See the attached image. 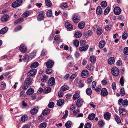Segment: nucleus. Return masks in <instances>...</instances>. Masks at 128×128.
<instances>
[{"mask_svg":"<svg viewBox=\"0 0 128 128\" xmlns=\"http://www.w3.org/2000/svg\"><path fill=\"white\" fill-rule=\"evenodd\" d=\"M96 82L94 81L92 82V89L94 90L96 86Z\"/></svg>","mask_w":128,"mask_h":128,"instance_id":"338daca9","label":"nucleus"},{"mask_svg":"<svg viewBox=\"0 0 128 128\" xmlns=\"http://www.w3.org/2000/svg\"><path fill=\"white\" fill-rule=\"evenodd\" d=\"M80 97L79 93L76 91L75 94L73 95V98L74 100H75L78 98Z\"/></svg>","mask_w":128,"mask_h":128,"instance_id":"7c9ffc66","label":"nucleus"},{"mask_svg":"<svg viewBox=\"0 0 128 128\" xmlns=\"http://www.w3.org/2000/svg\"><path fill=\"white\" fill-rule=\"evenodd\" d=\"M22 2V0H17L12 4V6L14 8L17 7L21 4Z\"/></svg>","mask_w":128,"mask_h":128,"instance_id":"20e7f679","label":"nucleus"},{"mask_svg":"<svg viewBox=\"0 0 128 128\" xmlns=\"http://www.w3.org/2000/svg\"><path fill=\"white\" fill-rule=\"evenodd\" d=\"M110 9V8L109 7H108L104 10V14L106 15L109 12Z\"/></svg>","mask_w":128,"mask_h":128,"instance_id":"09e8293b","label":"nucleus"},{"mask_svg":"<svg viewBox=\"0 0 128 128\" xmlns=\"http://www.w3.org/2000/svg\"><path fill=\"white\" fill-rule=\"evenodd\" d=\"M85 23L84 22H79L78 24V27L80 29L83 28L84 26Z\"/></svg>","mask_w":128,"mask_h":128,"instance_id":"f704fd0d","label":"nucleus"},{"mask_svg":"<svg viewBox=\"0 0 128 128\" xmlns=\"http://www.w3.org/2000/svg\"><path fill=\"white\" fill-rule=\"evenodd\" d=\"M72 20L74 23H77L80 20L79 15L77 14H74L72 16Z\"/></svg>","mask_w":128,"mask_h":128,"instance_id":"f03ea898","label":"nucleus"},{"mask_svg":"<svg viewBox=\"0 0 128 128\" xmlns=\"http://www.w3.org/2000/svg\"><path fill=\"white\" fill-rule=\"evenodd\" d=\"M54 103L53 102H51L49 103L48 106L49 108H52L54 106Z\"/></svg>","mask_w":128,"mask_h":128,"instance_id":"052dcab7","label":"nucleus"},{"mask_svg":"<svg viewBox=\"0 0 128 128\" xmlns=\"http://www.w3.org/2000/svg\"><path fill=\"white\" fill-rule=\"evenodd\" d=\"M48 79V78L47 76H44L42 78L41 80L42 82H45Z\"/></svg>","mask_w":128,"mask_h":128,"instance_id":"69168bd1","label":"nucleus"},{"mask_svg":"<svg viewBox=\"0 0 128 128\" xmlns=\"http://www.w3.org/2000/svg\"><path fill=\"white\" fill-rule=\"evenodd\" d=\"M28 116L24 114L22 116L21 118V120L22 122H24L27 121L28 120Z\"/></svg>","mask_w":128,"mask_h":128,"instance_id":"b1692460","label":"nucleus"},{"mask_svg":"<svg viewBox=\"0 0 128 128\" xmlns=\"http://www.w3.org/2000/svg\"><path fill=\"white\" fill-rule=\"evenodd\" d=\"M120 93L122 96H124L125 94V92L123 88H122L120 90Z\"/></svg>","mask_w":128,"mask_h":128,"instance_id":"13d9d810","label":"nucleus"},{"mask_svg":"<svg viewBox=\"0 0 128 128\" xmlns=\"http://www.w3.org/2000/svg\"><path fill=\"white\" fill-rule=\"evenodd\" d=\"M30 59L29 56L28 55H26L25 56L23 59V60L25 62L28 61Z\"/></svg>","mask_w":128,"mask_h":128,"instance_id":"680f3d73","label":"nucleus"},{"mask_svg":"<svg viewBox=\"0 0 128 128\" xmlns=\"http://www.w3.org/2000/svg\"><path fill=\"white\" fill-rule=\"evenodd\" d=\"M36 69H32L30 70L28 73V75L29 76H31L36 74Z\"/></svg>","mask_w":128,"mask_h":128,"instance_id":"f8f14e48","label":"nucleus"},{"mask_svg":"<svg viewBox=\"0 0 128 128\" xmlns=\"http://www.w3.org/2000/svg\"><path fill=\"white\" fill-rule=\"evenodd\" d=\"M72 122L70 121H68L65 124V126L67 128H69L72 125Z\"/></svg>","mask_w":128,"mask_h":128,"instance_id":"72a5a7b5","label":"nucleus"},{"mask_svg":"<svg viewBox=\"0 0 128 128\" xmlns=\"http://www.w3.org/2000/svg\"><path fill=\"white\" fill-rule=\"evenodd\" d=\"M88 46L87 45L84 46H82L79 48V49L80 51H85L88 48Z\"/></svg>","mask_w":128,"mask_h":128,"instance_id":"5701e85b","label":"nucleus"},{"mask_svg":"<svg viewBox=\"0 0 128 128\" xmlns=\"http://www.w3.org/2000/svg\"><path fill=\"white\" fill-rule=\"evenodd\" d=\"M104 123L103 121L100 120L98 123V125L100 127H102L104 125Z\"/></svg>","mask_w":128,"mask_h":128,"instance_id":"79ce46f5","label":"nucleus"},{"mask_svg":"<svg viewBox=\"0 0 128 128\" xmlns=\"http://www.w3.org/2000/svg\"><path fill=\"white\" fill-rule=\"evenodd\" d=\"M87 68L90 70H92L93 68V66L91 64H88L87 65Z\"/></svg>","mask_w":128,"mask_h":128,"instance_id":"4d7b16f0","label":"nucleus"},{"mask_svg":"<svg viewBox=\"0 0 128 128\" xmlns=\"http://www.w3.org/2000/svg\"><path fill=\"white\" fill-rule=\"evenodd\" d=\"M96 60L95 57L94 56H91L90 57V60L92 63H94Z\"/></svg>","mask_w":128,"mask_h":128,"instance_id":"c9c22d12","label":"nucleus"},{"mask_svg":"<svg viewBox=\"0 0 128 128\" xmlns=\"http://www.w3.org/2000/svg\"><path fill=\"white\" fill-rule=\"evenodd\" d=\"M53 70L51 69H47L46 71V74H51Z\"/></svg>","mask_w":128,"mask_h":128,"instance_id":"e2e57ef3","label":"nucleus"},{"mask_svg":"<svg viewBox=\"0 0 128 128\" xmlns=\"http://www.w3.org/2000/svg\"><path fill=\"white\" fill-rule=\"evenodd\" d=\"M38 65V62H35L32 63L30 66L31 68H34L37 67Z\"/></svg>","mask_w":128,"mask_h":128,"instance_id":"473e14b6","label":"nucleus"},{"mask_svg":"<svg viewBox=\"0 0 128 128\" xmlns=\"http://www.w3.org/2000/svg\"><path fill=\"white\" fill-rule=\"evenodd\" d=\"M38 107L36 108L35 107L33 108L31 110L30 112L32 115L35 114L38 112Z\"/></svg>","mask_w":128,"mask_h":128,"instance_id":"2eb2a0df","label":"nucleus"},{"mask_svg":"<svg viewBox=\"0 0 128 128\" xmlns=\"http://www.w3.org/2000/svg\"><path fill=\"white\" fill-rule=\"evenodd\" d=\"M102 12V10L100 6H98L96 9V13L97 14L100 15Z\"/></svg>","mask_w":128,"mask_h":128,"instance_id":"a878e982","label":"nucleus"},{"mask_svg":"<svg viewBox=\"0 0 128 128\" xmlns=\"http://www.w3.org/2000/svg\"><path fill=\"white\" fill-rule=\"evenodd\" d=\"M46 125V122H43L40 124L39 126V128H45Z\"/></svg>","mask_w":128,"mask_h":128,"instance_id":"603ef678","label":"nucleus"},{"mask_svg":"<svg viewBox=\"0 0 128 128\" xmlns=\"http://www.w3.org/2000/svg\"><path fill=\"white\" fill-rule=\"evenodd\" d=\"M86 92L87 95H91L92 93V90L91 88H87L86 90Z\"/></svg>","mask_w":128,"mask_h":128,"instance_id":"a19ab883","label":"nucleus"},{"mask_svg":"<svg viewBox=\"0 0 128 128\" xmlns=\"http://www.w3.org/2000/svg\"><path fill=\"white\" fill-rule=\"evenodd\" d=\"M45 2L47 6L49 7L51 6L52 4L50 0H46Z\"/></svg>","mask_w":128,"mask_h":128,"instance_id":"37998d69","label":"nucleus"},{"mask_svg":"<svg viewBox=\"0 0 128 128\" xmlns=\"http://www.w3.org/2000/svg\"><path fill=\"white\" fill-rule=\"evenodd\" d=\"M118 110L119 113L122 115H125L126 113V112L124 108H120Z\"/></svg>","mask_w":128,"mask_h":128,"instance_id":"412c9836","label":"nucleus"},{"mask_svg":"<svg viewBox=\"0 0 128 128\" xmlns=\"http://www.w3.org/2000/svg\"><path fill=\"white\" fill-rule=\"evenodd\" d=\"M30 14V12L29 11L24 12L23 14V16L24 18H26Z\"/></svg>","mask_w":128,"mask_h":128,"instance_id":"de8ad7c7","label":"nucleus"},{"mask_svg":"<svg viewBox=\"0 0 128 128\" xmlns=\"http://www.w3.org/2000/svg\"><path fill=\"white\" fill-rule=\"evenodd\" d=\"M95 116V114H91L88 116V119L90 120H92L94 118Z\"/></svg>","mask_w":128,"mask_h":128,"instance_id":"ea45409f","label":"nucleus"},{"mask_svg":"<svg viewBox=\"0 0 128 128\" xmlns=\"http://www.w3.org/2000/svg\"><path fill=\"white\" fill-rule=\"evenodd\" d=\"M78 87L80 88L83 87L84 86L83 83V81L82 80H80L78 83Z\"/></svg>","mask_w":128,"mask_h":128,"instance_id":"2f4dec72","label":"nucleus"},{"mask_svg":"<svg viewBox=\"0 0 128 128\" xmlns=\"http://www.w3.org/2000/svg\"><path fill=\"white\" fill-rule=\"evenodd\" d=\"M34 92V90L33 88H30L28 89L26 93L28 95H30L32 94Z\"/></svg>","mask_w":128,"mask_h":128,"instance_id":"393cba45","label":"nucleus"},{"mask_svg":"<svg viewBox=\"0 0 128 128\" xmlns=\"http://www.w3.org/2000/svg\"><path fill=\"white\" fill-rule=\"evenodd\" d=\"M115 119L117 123H120L121 122V120L120 117L117 115H115Z\"/></svg>","mask_w":128,"mask_h":128,"instance_id":"4c0bfd02","label":"nucleus"},{"mask_svg":"<svg viewBox=\"0 0 128 128\" xmlns=\"http://www.w3.org/2000/svg\"><path fill=\"white\" fill-rule=\"evenodd\" d=\"M115 62V60L114 57H111L108 60V63L110 64H113Z\"/></svg>","mask_w":128,"mask_h":128,"instance_id":"6ab92c4d","label":"nucleus"},{"mask_svg":"<svg viewBox=\"0 0 128 128\" xmlns=\"http://www.w3.org/2000/svg\"><path fill=\"white\" fill-rule=\"evenodd\" d=\"M83 101L82 99L80 98L78 99L76 103L77 106L78 107H80L82 104Z\"/></svg>","mask_w":128,"mask_h":128,"instance_id":"f3484780","label":"nucleus"},{"mask_svg":"<svg viewBox=\"0 0 128 128\" xmlns=\"http://www.w3.org/2000/svg\"><path fill=\"white\" fill-rule=\"evenodd\" d=\"M33 79L31 78H26L24 81V85L22 86V89L26 90L28 88L30 85L32 84Z\"/></svg>","mask_w":128,"mask_h":128,"instance_id":"f257e3e1","label":"nucleus"},{"mask_svg":"<svg viewBox=\"0 0 128 128\" xmlns=\"http://www.w3.org/2000/svg\"><path fill=\"white\" fill-rule=\"evenodd\" d=\"M81 76L83 78H86L88 75V72L86 70H83L81 73Z\"/></svg>","mask_w":128,"mask_h":128,"instance_id":"ddd939ff","label":"nucleus"},{"mask_svg":"<svg viewBox=\"0 0 128 128\" xmlns=\"http://www.w3.org/2000/svg\"><path fill=\"white\" fill-rule=\"evenodd\" d=\"M65 27L69 30L72 29L73 27V26L68 22H66L65 24Z\"/></svg>","mask_w":128,"mask_h":128,"instance_id":"4468645a","label":"nucleus"},{"mask_svg":"<svg viewBox=\"0 0 128 128\" xmlns=\"http://www.w3.org/2000/svg\"><path fill=\"white\" fill-rule=\"evenodd\" d=\"M124 54L126 55L128 54V47H125L124 50Z\"/></svg>","mask_w":128,"mask_h":128,"instance_id":"bf43d9fd","label":"nucleus"},{"mask_svg":"<svg viewBox=\"0 0 128 128\" xmlns=\"http://www.w3.org/2000/svg\"><path fill=\"white\" fill-rule=\"evenodd\" d=\"M24 21V19L22 18H21L14 22V23L16 24L18 23L22 22Z\"/></svg>","mask_w":128,"mask_h":128,"instance_id":"e433bc0d","label":"nucleus"},{"mask_svg":"<svg viewBox=\"0 0 128 128\" xmlns=\"http://www.w3.org/2000/svg\"><path fill=\"white\" fill-rule=\"evenodd\" d=\"M9 16L7 14H5L2 16L1 19V21L3 22H7L9 19Z\"/></svg>","mask_w":128,"mask_h":128,"instance_id":"1a4fd4ad","label":"nucleus"},{"mask_svg":"<svg viewBox=\"0 0 128 128\" xmlns=\"http://www.w3.org/2000/svg\"><path fill=\"white\" fill-rule=\"evenodd\" d=\"M50 110V109L46 108L43 111L42 114L44 116H45L49 113Z\"/></svg>","mask_w":128,"mask_h":128,"instance_id":"4be33fe9","label":"nucleus"},{"mask_svg":"<svg viewBox=\"0 0 128 128\" xmlns=\"http://www.w3.org/2000/svg\"><path fill=\"white\" fill-rule=\"evenodd\" d=\"M51 90V89L49 87H48L46 88L45 90V92L48 93L50 92Z\"/></svg>","mask_w":128,"mask_h":128,"instance_id":"774afa93","label":"nucleus"},{"mask_svg":"<svg viewBox=\"0 0 128 128\" xmlns=\"http://www.w3.org/2000/svg\"><path fill=\"white\" fill-rule=\"evenodd\" d=\"M69 89V87L67 85H64L62 86L60 88V90L64 92Z\"/></svg>","mask_w":128,"mask_h":128,"instance_id":"c756f323","label":"nucleus"},{"mask_svg":"<svg viewBox=\"0 0 128 128\" xmlns=\"http://www.w3.org/2000/svg\"><path fill=\"white\" fill-rule=\"evenodd\" d=\"M73 44L76 47H78L79 44V42L78 40H75L73 42Z\"/></svg>","mask_w":128,"mask_h":128,"instance_id":"864d4df0","label":"nucleus"},{"mask_svg":"<svg viewBox=\"0 0 128 128\" xmlns=\"http://www.w3.org/2000/svg\"><path fill=\"white\" fill-rule=\"evenodd\" d=\"M102 32V28H97L96 33L98 34H100Z\"/></svg>","mask_w":128,"mask_h":128,"instance_id":"49530a36","label":"nucleus"},{"mask_svg":"<svg viewBox=\"0 0 128 128\" xmlns=\"http://www.w3.org/2000/svg\"><path fill=\"white\" fill-rule=\"evenodd\" d=\"M92 32L90 30H88L87 32L86 33L85 35V37L86 38H88L89 36H91L92 34Z\"/></svg>","mask_w":128,"mask_h":128,"instance_id":"cd10ccee","label":"nucleus"},{"mask_svg":"<svg viewBox=\"0 0 128 128\" xmlns=\"http://www.w3.org/2000/svg\"><path fill=\"white\" fill-rule=\"evenodd\" d=\"M108 92L106 89L105 88H102L101 91V96H106L108 95Z\"/></svg>","mask_w":128,"mask_h":128,"instance_id":"0eeeda50","label":"nucleus"},{"mask_svg":"<svg viewBox=\"0 0 128 128\" xmlns=\"http://www.w3.org/2000/svg\"><path fill=\"white\" fill-rule=\"evenodd\" d=\"M111 114L109 112H106L104 115V117L106 120H108L110 118Z\"/></svg>","mask_w":128,"mask_h":128,"instance_id":"a211bd4d","label":"nucleus"},{"mask_svg":"<svg viewBox=\"0 0 128 128\" xmlns=\"http://www.w3.org/2000/svg\"><path fill=\"white\" fill-rule=\"evenodd\" d=\"M91 125L88 123L85 124L84 126V128H91Z\"/></svg>","mask_w":128,"mask_h":128,"instance_id":"0e129e2a","label":"nucleus"},{"mask_svg":"<svg viewBox=\"0 0 128 128\" xmlns=\"http://www.w3.org/2000/svg\"><path fill=\"white\" fill-rule=\"evenodd\" d=\"M55 82L54 78L53 77H51L49 79L48 81V84L49 86H52L54 84Z\"/></svg>","mask_w":128,"mask_h":128,"instance_id":"6e6552de","label":"nucleus"},{"mask_svg":"<svg viewBox=\"0 0 128 128\" xmlns=\"http://www.w3.org/2000/svg\"><path fill=\"white\" fill-rule=\"evenodd\" d=\"M100 4L102 7L105 8L107 5V3L106 1H103L101 2Z\"/></svg>","mask_w":128,"mask_h":128,"instance_id":"8fccbe9b","label":"nucleus"},{"mask_svg":"<svg viewBox=\"0 0 128 128\" xmlns=\"http://www.w3.org/2000/svg\"><path fill=\"white\" fill-rule=\"evenodd\" d=\"M54 62L52 60H50L47 61L46 62V66L48 68H52L54 64Z\"/></svg>","mask_w":128,"mask_h":128,"instance_id":"39448f33","label":"nucleus"},{"mask_svg":"<svg viewBox=\"0 0 128 128\" xmlns=\"http://www.w3.org/2000/svg\"><path fill=\"white\" fill-rule=\"evenodd\" d=\"M128 37V33L126 31L124 32L122 35V38L123 40H124L126 38Z\"/></svg>","mask_w":128,"mask_h":128,"instance_id":"3c124183","label":"nucleus"},{"mask_svg":"<svg viewBox=\"0 0 128 128\" xmlns=\"http://www.w3.org/2000/svg\"><path fill=\"white\" fill-rule=\"evenodd\" d=\"M60 7L62 9L67 8L68 7L66 3H65L61 4L60 5Z\"/></svg>","mask_w":128,"mask_h":128,"instance_id":"a18cd8bd","label":"nucleus"},{"mask_svg":"<svg viewBox=\"0 0 128 128\" xmlns=\"http://www.w3.org/2000/svg\"><path fill=\"white\" fill-rule=\"evenodd\" d=\"M106 44V42L104 40H102L100 41L99 44V48H102L105 44Z\"/></svg>","mask_w":128,"mask_h":128,"instance_id":"aec40b11","label":"nucleus"},{"mask_svg":"<svg viewBox=\"0 0 128 128\" xmlns=\"http://www.w3.org/2000/svg\"><path fill=\"white\" fill-rule=\"evenodd\" d=\"M122 104L124 107H126L128 105V101L126 100H124L122 102Z\"/></svg>","mask_w":128,"mask_h":128,"instance_id":"58836bf2","label":"nucleus"},{"mask_svg":"<svg viewBox=\"0 0 128 128\" xmlns=\"http://www.w3.org/2000/svg\"><path fill=\"white\" fill-rule=\"evenodd\" d=\"M6 88V84L4 82L0 83V89L1 90H4Z\"/></svg>","mask_w":128,"mask_h":128,"instance_id":"bb28decb","label":"nucleus"},{"mask_svg":"<svg viewBox=\"0 0 128 128\" xmlns=\"http://www.w3.org/2000/svg\"><path fill=\"white\" fill-rule=\"evenodd\" d=\"M124 80L123 77H121L120 80V83L121 86H123L124 84Z\"/></svg>","mask_w":128,"mask_h":128,"instance_id":"5fc2aeb1","label":"nucleus"},{"mask_svg":"<svg viewBox=\"0 0 128 128\" xmlns=\"http://www.w3.org/2000/svg\"><path fill=\"white\" fill-rule=\"evenodd\" d=\"M114 11L115 14L118 15L120 14L121 10L119 7L116 6L114 8Z\"/></svg>","mask_w":128,"mask_h":128,"instance_id":"9b49d317","label":"nucleus"},{"mask_svg":"<svg viewBox=\"0 0 128 128\" xmlns=\"http://www.w3.org/2000/svg\"><path fill=\"white\" fill-rule=\"evenodd\" d=\"M8 28L7 27H4L0 30V34H4L6 33L8 30Z\"/></svg>","mask_w":128,"mask_h":128,"instance_id":"c85d7f7f","label":"nucleus"},{"mask_svg":"<svg viewBox=\"0 0 128 128\" xmlns=\"http://www.w3.org/2000/svg\"><path fill=\"white\" fill-rule=\"evenodd\" d=\"M19 49L20 51L23 53H25L27 50L26 46L24 44H23L21 45Z\"/></svg>","mask_w":128,"mask_h":128,"instance_id":"9d476101","label":"nucleus"},{"mask_svg":"<svg viewBox=\"0 0 128 128\" xmlns=\"http://www.w3.org/2000/svg\"><path fill=\"white\" fill-rule=\"evenodd\" d=\"M75 37L77 38H79L82 36V33L80 32H77L74 34Z\"/></svg>","mask_w":128,"mask_h":128,"instance_id":"c03bdc74","label":"nucleus"},{"mask_svg":"<svg viewBox=\"0 0 128 128\" xmlns=\"http://www.w3.org/2000/svg\"><path fill=\"white\" fill-rule=\"evenodd\" d=\"M52 15V13L51 10H48L46 13V16L48 17H51Z\"/></svg>","mask_w":128,"mask_h":128,"instance_id":"6e6d98bb","label":"nucleus"},{"mask_svg":"<svg viewBox=\"0 0 128 128\" xmlns=\"http://www.w3.org/2000/svg\"><path fill=\"white\" fill-rule=\"evenodd\" d=\"M111 72L113 76H116L119 74V70L116 67H114L112 68Z\"/></svg>","mask_w":128,"mask_h":128,"instance_id":"7ed1b4c3","label":"nucleus"},{"mask_svg":"<svg viewBox=\"0 0 128 128\" xmlns=\"http://www.w3.org/2000/svg\"><path fill=\"white\" fill-rule=\"evenodd\" d=\"M43 11L39 12V14L37 17V19L38 21H40L44 19V16L43 14Z\"/></svg>","mask_w":128,"mask_h":128,"instance_id":"423d86ee","label":"nucleus"},{"mask_svg":"<svg viewBox=\"0 0 128 128\" xmlns=\"http://www.w3.org/2000/svg\"><path fill=\"white\" fill-rule=\"evenodd\" d=\"M64 102V100L62 99L59 100L57 101V105L58 106H60L62 105Z\"/></svg>","mask_w":128,"mask_h":128,"instance_id":"dca6fc26","label":"nucleus"}]
</instances>
